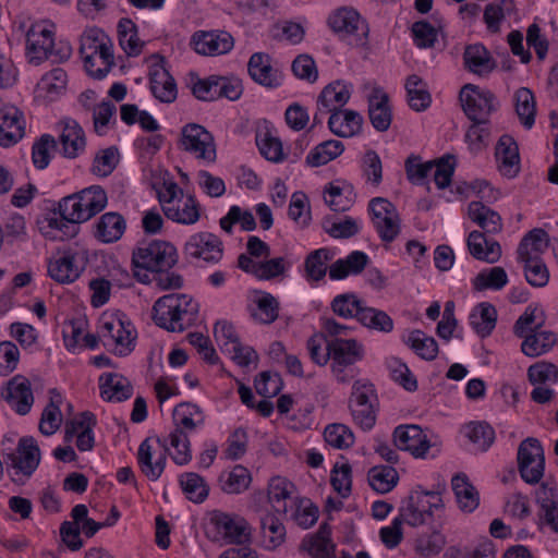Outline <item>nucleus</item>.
<instances>
[{
  "label": "nucleus",
  "instance_id": "nucleus-1",
  "mask_svg": "<svg viewBox=\"0 0 558 558\" xmlns=\"http://www.w3.org/2000/svg\"><path fill=\"white\" fill-rule=\"evenodd\" d=\"M198 313V304L186 294L171 293L159 298L153 306V319L168 331H183Z\"/></svg>",
  "mask_w": 558,
  "mask_h": 558
},
{
  "label": "nucleus",
  "instance_id": "nucleus-2",
  "mask_svg": "<svg viewBox=\"0 0 558 558\" xmlns=\"http://www.w3.org/2000/svg\"><path fill=\"white\" fill-rule=\"evenodd\" d=\"M107 202L106 191L99 185H93L63 197L58 203L57 211L71 222H85L99 214Z\"/></svg>",
  "mask_w": 558,
  "mask_h": 558
},
{
  "label": "nucleus",
  "instance_id": "nucleus-3",
  "mask_svg": "<svg viewBox=\"0 0 558 558\" xmlns=\"http://www.w3.org/2000/svg\"><path fill=\"white\" fill-rule=\"evenodd\" d=\"M132 263L135 268L151 272L162 268H172L178 263L177 248L171 243L161 240L142 243L133 251Z\"/></svg>",
  "mask_w": 558,
  "mask_h": 558
},
{
  "label": "nucleus",
  "instance_id": "nucleus-4",
  "mask_svg": "<svg viewBox=\"0 0 558 558\" xmlns=\"http://www.w3.org/2000/svg\"><path fill=\"white\" fill-rule=\"evenodd\" d=\"M11 461L8 471L16 484H24L32 476L40 462V450L33 437H22L19 440L16 452L8 454Z\"/></svg>",
  "mask_w": 558,
  "mask_h": 558
},
{
  "label": "nucleus",
  "instance_id": "nucleus-5",
  "mask_svg": "<svg viewBox=\"0 0 558 558\" xmlns=\"http://www.w3.org/2000/svg\"><path fill=\"white\" fill-rule=\"evenodd\" d=\"M330 28L342 38H350L351 44L364 46L368 36V25L361 15L351 8H339L328 17Z\"/></svg>",
  "mask_w": 558,
  "mask_h": 558
},
{
  "label": "nucleus",
  "instance_id": "nucleus-6",
  "mask_svg": "<svg viewBox=\"0 0 558 558\" xmlns=\"http://www.w3.org/2000/svg\"><path fill=\"white\" fill-rule=\"evenodd\" d=\"M442 507L441 498L434 492H412L400 507L397 517L411 526H420L433 515V508Z\"/></svg>",
  "mask_w": 558,
  "mask_h": 558
},
{
  "label": "nucleus",
  "instance_id": "nucleus-7",
  "mask_svg": "<svg viewBox=\"0 0 558 558\" xmlns=\"http://www.w3.org/2000/svg\"><path fill=\"white\" fill-rule=\"evenodd\" d=\"M329 359L332 360L331 369L340 383H348L353 376L345 368L362 359V347L354 339H331L326 341Z\"/></svg>",
  "mask_w": 558,
  "mask_h": 558
},
{
  "label": "nucleus",
  "instance_id": "nucleus-8",
  "mask_svg": "<svg viewBox=\"0 0 558 558\" xmlns=\"http://www.w3.org/2000/svg\"><path fill=\"white\" fill-rule=\"evenodd\" d=\"M465 116L475 123H487L490 113L495 110L494 95L489 90H482L473 84L464 85L459 95Z\"/></svg>",
  "mask_w": 558,
  "mask_h": 558
},
{
  "label": "nucleus",
  "instance_id": "nucleus-9",
  "mask_svg": "<svg viewBox=\"0 0 558 558\" xmlns=\"http://www.w3.org/2000/svg\"><path fill=\"white\" fill-rule=\"evenodd\" d=\"M544 452L539 441L527 438L518 450V465L521 477L529 484H537L544 474Z\"/></svg>",
  "mask_w": 558,
  "mask_h": 558
},
{
  "label": "nucleus",
  "instance_id": "nucleus-10",
  "mask_svg": "<svg viewBox=\"0 0 558 558\" xmlns=\"http://www.w3.org/2000/svg\"><path fill=\"white\" fill-rule=\"evenodd\" d=\"M372 221L384 242H392L400 232V217L396 206L387 198L375 197L369 202Z\"/></svg>",
  "mask_w": 558,
  "mask_h": 558
},
{
  "label": "nucleus",
  "instance_id": "nucleus-11",
  "mask_svg": "<svg viewBox=\"0 0 558 558\" xmlns=\"http://www.w3.org/2000/svg\"><path fill=\"white\" fill-rule=\"evenodd\" d=\"M181 134V144L186 151L207 161L216 159L214 138L204 126L190 123L182 129Z\"/></svg>",
  "mask_w": 558,
  "mask_h": 558
},
{
  "label": "nucleus",
  "instance_id": "nucleus-12",
  "mask_svg": "<svg viewBox=\"0 0 558 558\" xmlns=\"http://www.w3.org/2000/svg\"><path fill=\"white\" fill-rule=\"evenodd\" d=\"M210 521L227 544L248 546L251 543L252 529L245 519L216 511Z\"/></svg>",
  "mask_w": 558,
  "mask_h": 558
},
{
  "label": "nucleus",
  "instance_id": "nucleus-13",
  "mask_svg": "<svg viewBox=\"0 0 558 558\" xmlns=\"http://www.w3.org/2000/svg\"><path fill=\"white\" fill-rule=\"evenodd\" d=\"M395 446L411 452L415 458H423L430 448V441L418 425H400L393 430Z\"/></svg>",
  "mask_w": 558,
  "mask_h": 558
},
{
  "label": "nucleus",
  "instance_id": "nucleus-14",
  "mask_svg": "<svg viewBox=\"0 0 558 558\" xmlns=\"http://www.w3.org/2000/svg\"><path fill=\"white\" fill-rule=\"evenodd\" d=\"M184 253L193 258H203L207 263H218L223 254L222 242L213 233H196L185 243Z\"/></svg>",
  "mask_w": 558,
  "mask_h": 558
},
{
  "label": "nucleus",
  "instance_id": "nucleus-15",
  "mask_svg": "<svg viewBox=\"0 0 558 558\" xmlns=\"http://www.w3.org/2000/svg\"><path fill=\"white\" fill-rule=\"evenodd\" d=\"M158 62L149 70L150 90L161 102L170 104L177 99V83L169 71L165 68V59L156 56Z\"/></svg>",
  "mask_w": 558,
  "mask_h": 558
},
{
  "label": "nucleus",
  "instance_id": "nucleus-16",
  "mask_svg": "<svg viewBox=\"0 0 558 558\" xmlns=\"http://www.w3.org/2000/svg\"><path fill=\"white\" fill-rule=\"evenodd\" d=\"M1 395L8 404L20 415L27 414L34 403L31 381L21 375L10 379Z\"/></svg>",
  "mask_w": 558,
  "mask_h": 558
},
{
  "label": "nucleus",
  "instance_id": "nucleus-17",
  "mask_svg": "<svg viewBox=\"0 0 558 558\" xmlns=\"http://www.w3.org/2000/svg\"><path fill=\"white\" fill-rule=\"evenodd\" d=\"M195 51L205 56H218L229 52L234 45L230 33L225 31L198 32L192 37Z\"/></svg>",
  "mask_w": 558,
  "mask_h": 558
},
{
  "label": "nucleus",
  "instance_id": "nucleus-18",
  "mask_svg": "<svg viewBox=\"0 0 558 558\" xmlns=\"http://www.w3.org/2000/svg\"><path fill=\"white\" fill-rule=\"evenodd\" d=\"M0 114V146L10 147L25 134L24 116L13 106L2 109Z\"/></svg>",
  "mask_w": 558,
  "mask_h": 558
},
{
  "label": "nucleus",
  "instance_id": "nucleus-19",
  "mask_svg": "<svg viewBox=\"0 0 558 558\" xmlns=\"http://www.w3.org/2000/svg\"><path fill=\"white\" fill-rule=\"evenodd\" d=\"M101 329L102 337L110 339L119 348L118 352L120 355H125L133 350L131 345L135 340V336H133L130 323L125 325L120 318L110 316L102 322Z\"/></svg>",
  "mask_w": 558,
  "mask_h": 558
},
{
  "label": "nucleus",
  "instance_id": "nucleus-20",
  "mask_svg": "<svg viewBox=\"0 0 558 558\" xmlns=\"http://www.w3.org/2000/svg\"><path fill=\"white\" fill-rule=\"evenodd\" d=\"M499 171L509 178L515 177L520 171L519 147L510 135H502L495 149Z\"/></svg>",
  "mask_w": 558,
  "mask_h": 558
},
{
  "label": "nucleus",
  "instance_id": "nucleus-21",
  "mask_svg": "<svg viewBox=\"0 0 558 558\" xmlns=\"http://www.w3.org/2000/svg\"><path fill=\"white\" fill-rule=\"evenodd\" d=\"M541 322L534 324L533 331L524 337L521 351L530 357H536L549 351L556 343V336L551 331H543L545 313L541 311Z\"/></svg>",
  "mask_w": 558,
  "mask_h": 558
},
{
  "label": "nucleus",
  "instance_id": "nucleus-22",
  "mask_svg": "<svg viewBox=\"0 0 558 558\" xmlns=\"http://www.w3.org/2000/svg\"><path fill=\"white\" fill-rule=\"evenodd\" d=\"M26 50L29 61L39 64L47 60L53 53V37L52 32L43 28L37 31L32 27L26 35Z\"/></svg>",
  "mask_w": 558,
  "mask_h": 558
},
{
  "label": "nucleus",
  "instance_id": "nucleus-23",
  "mask_svg": "<svg viewBox=\"0 0 558 558\" xmlns=\"http://www.w3.org/2000/svg\"><path fill=\"white\" fill-rule=\"evenodd\" d=\"M470 254L478 259L488 264L497 263L502 254L500 244L488 239L485 233L481 231H472L466 240Z\"/></svg>",
  "mask_w": 558,
  "mask_h": 558
},
{
  "label": "nucleus",
  "instance_id": "nucleus-24",
  "mask_svg": "<svg viewBox=\"0 0 558 558\" xmlns=\"http://www.w3.org/2000/svg\"><path fill=\"white\" fill-rule=\"evenodd\" d=\"M331 527L322 523L318 531L302 541L300 550L306 551L312 558H335V544L331 538Z\"/></svg>",
  "mask_w": 558,
  "mask_h": 558
},
{
  "label": "nucleus",
  "instance_id": "nucleus-25",
  "mask_svg": "<svg viewBox=\"0 0 558 558\" xmlns=\"http://www.w3.org/2000/svg\"><path fill=\"white\" fill-rule=\"evenodd\" d=\"M157 442L163 447L165 451H168L166 440L157 438ZM137 462L143 474L150 481H157L166 465V452L161 453L159 458L153 463V447L150 445V438H146L138 447Z\"/></svg>",
  "mask_w": 558,
  "mask_h": 558
},
{
  "label": "nucleus",
  "instance_id": "nucleus-26",
  "mask_svg": "<svg viewBox=\"0 0 558 558\" xmlns=\"http://www.w3.org/2000/svg\"><path fill=\"white\" fill-rule=\"evenodd\" d=\"M368 117L374 129L379 132L387 131L391 124L389 96L380 88H375L368 98Z\"/></svg>",
  "mask_w": 558,
  "mask_h": 558
},
{
  "label": "nucleus",
  "instance_id": "nucleus-27",
  "mask_svg": "<svg viewBox=\"0 0 558 558\" xmlns=\"http://www.w3.org/2000/svg\"><path fill=\"white\" fill-rule=\"evenodd\" d=\"M463 61L470 72L480 76L489 74L496 68V61L482 44L466 46L463 52Z\"/></svg>",
  "mask_w": 558,
  "mask_h": 558
},
{
  "label": "nucleus",
  "instance_id": "nucleus-28",
  "mask_svg": "<svg viewBox=\"0 0 558 558\" xmlns=\"http://www.w3.org/2000/svg\"><path fill=\"white\" fill-rule=\"evenodd\" d=\"M363 118L353 110L333 111L328 120L329 130L339 137H351L362 131Z\"/></svg>",
  "mask_w": 558,
  "mask_h": 558
},
{
  "label": "nucleus",
  "instance_id": "nucleus-29",
  "mask_svg": "<svg viewBox=\"0 0 558 558\" xmlns=\"http://www.w3.org/2000/svg\"><path fill=\"white\" fill-rule=\"evenodd\" d=\"M468 215L484 230L485 235L499 233L502 229L500 215L482 202H471L468 206Z\"/></svg>",
  "mask_w": 558,
  "mask_h": 558
},
{
  "label": "nucleus",
  "instance_id": "nucleus-30",
  "mask_svg": "<svg viewBox=\"0 0 558 558\" xmlns=\"http://www.w3.org/2000/svg\"><path fill=\"white\" fill-rule=\"evenodd\" d=\"M548 234L545 230L535 228L527 232L521 240L518 247V258L520 262H530L541 259L539 255L548 246Z\"/></svg>",
  "mask_w": 558,
  "mask_h": 558
},
{
  "label": "nucleus",
  "instance_id": "nucleus-31",
  "mask_svg": "<svg viewBox=\"0 0 558 558\" xmlns=\"http://www.w3.org/2000/svg\"><path fill=\"white\" fill-rule=\"evenodd\" d=\"M350 90L339 81L330 83L322 90L320 95L317 99L318 110L324 112H329L332 114L333 111H340L341 108L349 101L350 99Z\"/></svg>",
  "mask_w": 558,
  "mask_h": 558
},
{
  "label": "nucleus",
  "instance_id": "nucleus-32",
  "mask_svg": "<svg viewBox=\"0 0 558 558\" xmlns=\"http://www.w3.org/2000/svg\"><path fill=\"white\" fill-rule=\"evenodd\" d=\"M247 69L251 77L256 83L270 88L279 86L280 82L277 71L270 65L268 54L262 52L254 53L250 58Z\"/></svg>",
  "mask_w": 558,
  "mask_h": 558
},
{
  "label": "nucleus",
  "instance_id": "nucleus-33",
  "mask_svg": "<svg viewBox=\"0 0 558 558\" xmlns=\"http://www.w3.org/2000/svg\"><path fill=\"white\" fill-rule=\"evenodd\" d=\"M125 220L119 213L110 211L104 214L95 230V236L105 243H112L121 239L125 231Z\"/></svg>",
  "mask_w": 558,
  "mask_h": 558
},
{
  "label": "nucleus",
  "instance_id": "nucleus-34",
  "mask_svg": "<svg viewBox=\"0 0 558 558\" xmlns=\"http://www.w3.org/2000/svg\"><path fill=\"white\" fill-rule=\"evenodd\" d=\"M60 142L63 154L68 158H75L85 148L86 140L81 125L72 119L64 121V126L60 135Z\"/></svg>",
  "mask_w": 558,
  "mask_h": 558
},
{
  "label": "nucleus",
  "instance_id": "nucleus-35",
  "mask_svg": "<svg viewBox=\"0 0 558 558\" xmlns=\"http://www.w3.org/2000/svg\"><path fill=\"white\" fill-rule=\"evenodd\" d=\"M132 392L130 381L122 376L109 373L100 377V393L107 401H124L132 396Z\"/></svg>",
  "mask_w": 558,
  "mask_h": 558
},
{
  "label": "nucleus",
  "instance_id": "nucleus-36",
  "mask_svg": "<svg viewBox=\"0 0 558 558\" xmlns=\"http://www.w3.org/2000/svg\"><path fill=\"white\" fill-rule=\"evenodd\" d=\"M173 421L175 423L174 429L183 432H192L197 426L204 424L205 416L202 409L191 402H182L173 410Z\"/></svg>",
  "mask_w": 558,
  "mask_h": 558
},
{
  "label": "nucleus",
  "instance_id": "nucleus-37",
  "mask_svg": "<svg viewBox=\"0 0 558 558\" xmlns=\"http://www.w3.org/2000/svg\"><path fill=\"white\" fill-rule=\"evenodd\" d=\"M165 216L178 223L193 225L199 219V208L194 196L189 195L181 205V201L175 205H163Z\"/></svg>",
  "mask_w": 558,
  "mask_h": 558
},
{
  "label": "nucleus",
  "instance_id": "nucleus-38",
  "mask_svg": "<svg viewBox=\"0 0 558 558\" xmlns=\"http://www.w3.org/2000/svg\"><path fill=\"white\" fill-rule=\"evenodd\" d=\"M452 489L462 511L472 512L478 507V493L476 488L469 482L466 475H456L452 478Z\"/></svg>",
  "mask_w": 558,
  "mask_h": 558
},
{
  "label": "nucleus",
  "instance_id": "nucleus-39",
  "mask_svg": "<svg viewBox=\"0 0 558 558\" xmlns=\"http://www.w3.org/2000/svg\"><path fill=\"white\" fill-rule=\"evenodd\" d=\"M76 256L64 254L48 266L49 276L59 283H71L81 275V268L75 264Z\"/></svg>",
  "mask_w": 558,
  "mask_h": 558
},
{
  "label": "nucleus",
  "instance_id": "nucleus-40",
  "mask_svg": "<svg viewBox=\"0 0 558 558\" xmlns=\"http://www.w3.org/2000/svg\"><path fill=\"white\" fill-rule=\"evenodd\" d=\"M107 43L106 34L97 28H88L81 37L80 53L84 60L86 71H93L95 66L94 57L97 56L98 45Z\"/></svg>",
  "mask_w": 558,
  "mask_h": 558
},
{
  "label": "nucleus",
  "instance_id": "nucleus-41",
  "mask_svg": "<svg viewBox=\"0 0 558 558\" xmlns=\"http://www.w3.org/2000/svg\"><path fill=\"white\" fill-rule=\"evenodd\" d=\"M50 395V402L44 409L39 422V430L46 436L54 434L62 422V415L59 407L61 402V395L57 391V389H51Z\"/></svg>",
  "mask_w": 558,
  "mask_h": 558
},
{
  "label": "nucleus",
  "instance_id": "nucleus-42",
  "mask_svg": "<svg viewBox=\"0 0 558 558\" xmlns=\"http://www.w3.org/2000/svg\"><path fill=\"white\" fill-rule=\"evenodd\" d=\"M514 101L520 122L530 130L534 125L536 116V101L533 93L526 87H521L514 94Z\"/></svg>",
  "mask_w": 558,
  "mask_h": 558
},
{
  "label": "nucleus",
  "instance_id": "nucleus-43",
  "mask_svg": "<svg viewBox=\"0 0 558 558\" xmlns=\"http://www.w3.org/2000/svg\"><path fill=\"white\" fill-rule=\"evenodd\" d=\"M118 35L121 48L128 56L136 57L142 52L144 43L137 36V27L130 19H122L118 24Z\"/></svg>",
  "mask_w": 558,
  "mask_h": 558
},
{
  "label": "nucleus",
  "instance_id": "nucleus-44",
  "mask_svg": "<svg viewBox=\"0 0 558 558\" xmlns=\"http://www.w3.org/2000/svg\"><path fill=\"white\" fill-rule=\"evenodd\" d=\"M344 146L342 142L336 140L325 141L318 144L306 157V165L310 167H320L333 160L342 154Z\"/></svg>",
  "mask_w": 558,
  "mask_h": 558
},
{
  "label": "nucleus",
  "instance_id": "nucleus-45",
  "mask_svg": "<svg viewBox=\"0 0 558 558\" xmlns=\"http://www.w3.org/2000/svg\"><path fill=\"white\" fill-rule=\"evenodd\" d=\"M399 476L392 466L378 465L368 471V483L380 494L390 492L398 483Z\"/></svg>",
  "mask_w": 558,
  "mask_h": 558
},
{
  "label": "nucleus",
  "instance_id": "nucleus-46",
  "mask_svg": "<svg viewBox=\"0 0 558 558\" xmlns=\"http://www.w3.org/2000/svg\"><path fill=\"white\" fill-rule=\"evenodd\" d=\"M357 320L365 327L381 331L390 332L393 329V320L384 311L363 306V310L357 312Z\"/></svg>",
  "mask_w": 558,
  "mask_h": 558
},
{
  "label": "nucleus",
  "instance_id": "nucleus-47",
  "mask_svg": "<svg viewBox=\"0 0 558 558\" xmlns=\"http://www.w3.org/2000/svg\"><path fill=\"white\" fill-rule=\"evenodd\" d=\"M407 344L410 345L418 356L426 361L435 360L438 354L436 340L418 329L411 331Z\"/></svg>",
  "mask_w": 558,
  "mask_h": 558
},
{
  "label": "nucleus",
  "instance_id": "nucleus-48",
  "mask_svg": "<svg viewBox=\"0 0 558 558\" xmlns=\"http://www.w3.org/2000/svg\"><path fill=\"white\" fill-rule=\"evenodd\" d=\"M464 435L482 451H486L495 440V430L484 422L469 423L464 426Z\"/></svg>",
  "mask_w": 558,
  "mask_h": 558
},
{
  "label": "nucleus",
  "instance_id": "nucleus-49",
  "mask_svg": "<svg viewBox=\"0 0 558 558\" xmlns=\"http://www.w3.org/2000/svg\"><path fill=\"white\" fill-rule=\"evenodd\" d=\"M333 254L328 248H318L310 253L305 259L306 275L315 280H322L327 272V262L332 258Z\"/></svg>",
  "mask_w": 558,
  "mask_h": 558
},
{
  "label": "nucleus",
  "instance_id": "nucleus-50",
  "mask_svg": "<svg viewBox=\"0 0 558 558\" xmlns=\"http://www.w3.org/2000/svg\"><path fill=\"white\" fill-rule=\"evenodd\" d=\"M260 527L264 537L268 538V549L278 548L286 541V527L283 523L271 513H267L262 518Z\"/></svg>",
  "mask_w": 558,
  "mask_h": 558
},
{
  "label": "nucleus",
  "instance_id": "nucleus-51",
  "mask_svg": "<svg viewBox=\"0 0 558 558\" xmlns=\"http://www.w3.org/2000/svg\"><path fill=\"white\" fill-rule=\"evenodd\" d=\"M294 485L283 477L271 478L268 485V499L278 512H286L287 507L284 500L290 498Z\"/></svg>",
  "mask_w": 558,
  "mask_h": 558
},
{
  "label": "nucleus",
  "instance_id": "nucleus-52",
  "mask_svg": "<svg viewBox=\"0 0 558 558\" xmlns=\"http://www.w3.org/2000/svg\"><path fill=\"white\" fill-rule=\"evenodd\" d=\"M234 223H240L245 231H253L256 228V221L253 214L248 210H242L239 206H231L228 214L222 217L219 225L227 233L232 232Z\"/></svg>",
  "mask_w": 558,
  "mask_h": 558
},
{
  "label": "nucleus",
  "instance_id": "nucleus-53",
  "mask_svg": "<svg viewBox=\"0 0 558 558\" xmlns=\"http://www.w3.org/2000/svg\"><path fill=\"white\" fill-rule=\"evenodd\" d=\"M508 282V276L502 267H493L477 274L473 280V287L476 291L486 289L500 290Z\"/></svg>",
  "mask_w": 558,
  "mask_h": 558
},
{
  "label": "nucleus",
  "instance_id": "nucleus-54",
  "mask_svg": "<svg viewBox=\"0 0 558 558\" xmlns=\"http://www.w3.org/2000/svg\"><path fill=\"white\" fill-rule=\"evenodd\" d=\"M181 487L193 502H203L208 496V486L197 473H185L180 478Z\"/></svg>",
  "mask_w": 558,
  "mask_h": 558
},
{
  "label": "nucleus",
  "instance_id": "nucleus-55",
  "mask_svg": "<svg viewBox=\"0 0 558 558\" xmlns=\"http://www.w3.org/2000/svg\"><path fill=\"white\" fill-rule=\"evenodd\" d=\"M478 308V315H471V325L481 337H487L496 326L497 311L489 303H481Z\"/></svg>",
  "mask_w": 558,
  "mask_h": 558
},
{
  "label": "nucleus",
  "instance_id": "nucleus-56",
  "mask_svg": "<svg viewBox=\"0 0 558 558\" xmlns=\"http://www.w3.org/2000/svg\"><path fill=\"white\" fill-rule=\"evenodd\" d=\"M221 488L227 494H239L245 490L251 483V475L246 468L242 465H235L230 471L226 478L222 475L220 477Z\"/></svg>",
  "mask_w": 558,
  "mask_h": 558
},
{
  "label": "nucleus",
  "instance_id": "nucleus-57",
  "mask_svg": "<svg viewBox=\"0 0 558 558\" xmlns=\"http://www.w3.org/2000/svg\"><path fill=\"white\" fill-rule=\"evenodd\" d=\"M325 440L328 445L337 449H347L354 444V435L344 424H330L324 432Z\"/></svg>",
  "mask_w": 558,
  "mask_h": 558
},
{
  "label": "nucleus",
  "instance_id": "nucleus-58",
  "mask_svg": "<svg viewBox=\"0 0 558 558\" xmlns=\"http://www.w3.org/2000/svg\"><path fill=\"white\" fill-rule=\"evenodd\" d=\"M257 312L252 317L262 324H271L279 316V302L270 293H265L256 301Z\"/></svg>",
  "mask_w": 558,
  "mask_h": 558
},
{
  "label": "nucleus",
  "instance_id": "nucleus-59",
  "mask_svg": "<svg viewBox=\"0 0 558 558\" xmlns=\"http://www.w3.org/2000/svg\"><path fill=\"white\" fill-rule=\"evenodd\" d=\"M363 306V302L353 293L339 294L331 302L333 313L343 318H357V312Z\"/></svg>",
  "mask_w": 558,
  "mask_h": 558
},
{
  "label": "nucleus",
  "instance_id": "nucleus-60",
  "mask_svg": "<svg viewBox=\"0 0 558 558\" xmlns=\"http://www.w3.org/2000/svg\"><path fill=\"white\" fill-rule=\"evenodd\" d=\"M171 447L175 450L173 461L179 465L187 464L192 459L191 444L187 434L181 429H174L169 435Z\"/></svg>",
  "mask_w": 558,
  "mask_h": 558
},
{
  "label": "nucleus",
  "instance_id": "nucleus-61",
  "mask_svg": "<svg viewBox=\"0 0 558 558\" xmlns=\"http://www.w3.org/2000/svg\"><path fill=\"white\" fill-rule=\"evenodd\" d=\"M119 162V151L117 147H108L100 150L94 159L92 171L99 177L109 175Z\"/></svg>",
  "mask_w": 558,
  "mask_h": 558
},
{
  "label": "nucleus",
  "instance_id": "nucleus-62",
  "mask_svg": "<svg viewBox=\"0 0 558 558\" xmlns=\"http://www.w3.org/2000/svg\"><path fill=\"white\" fill-rule=\"evenodd\" d=\"M434 181L438 189H446L450 185L456 168V157L453 155H445L434 160Z\"/></svg>",
  "mask_w": 558,
  "mask_h": 558
},
{
  "label": "nucleus",
  "instance_id": "nucleus-63",
  "mask_svg": "<svg viewBox=\"0 0 558 558\" xmlns=\"http://www.w3.org/2000/svg\"><path fill=\"white\" fill-rule=\"evenodd\" d=\"M256 143L260 154L269 161L280 162L284 159L282 143L278 137L270 133H265L263 137L257 136Z\"/></svg>",
  "mask_w": 558,
  "mask_h": 558
},
{
  "label": "nucleus",
  "instance_id": "nucleus-64",
  "mask_svg": "<svg viewBox=\"0 0 558 558\" xmlns=\"http://www.w3.org/2000/svg\"><path fill=\"white\" fill-rule=\"evenodd\" d=\"M68 75L63 69L57 68L45 74L40 82V89L45 90L48 95H58L65 89Z\"/></svg>",
  "mask_w": 558,
  "mask_h": 558
}]
</instances>
